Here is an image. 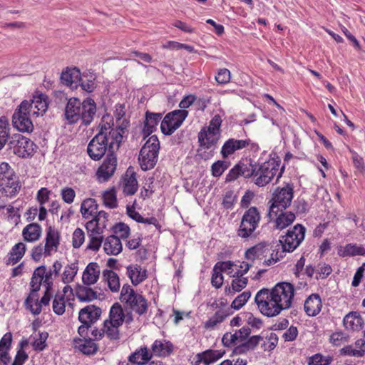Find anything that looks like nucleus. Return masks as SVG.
<instances>
[{
    "mask_svg": "<svg viewBox=\"0 0 365 365\" xmlns=\"http://www.w3.org/2000/svg\"><path fill=\"white\" fill-rule=\"evenodd\" d=\"M26 252V245L23 242L16 244L11 249L9 256L6 259L7 265H14L16 264L24 255Z\"/></svg>",
    "mask_w": 365,
    "mask_h": 365,
    "instance_id": "obj_38",
    "label": "nucleus"
},
{
    "mask_svg": "<svg viewBox=\"0 0 365 365\" xmlns=\"http://www.w3.org/2000/svg\"><path fill=\"white\" fill-rule=\"evenodd\" d=\"M120 299L139 315L144 314L148 310V305L146 299L142 294L135 292L128 284L123 286Z\"/></svg>",
    "mask_w": 365,
    "mask_h": 365,
    "instance_id": "obj_5",
    "label": "nucleus"
},
{
    "mask_svg": "<svg viewBox=\"0 0 365 365\" xmlns=\"http://www.w3.org/2000/svg\"><path fill=\"white\" fill-rule=\"evenodd\" d=\"M48 334L46 331H39L38 334L34 337V340L32 342L34 349L36 351H42L46 346V340L48 339Z\"/></svg>",
    "mask_w": 365,
    "mask_h": 365,
    "instance_id": "obj_55",
    "label": "nucleus"
},
{
    "mask_svg": "<svg viewBox=\"0 0 365 365\" xmlns=\"http://www.w3.org/2000/svg\"><path fill=\"white\" fill-rule=\"evenodd\" d=\"M14 154L21 158H27L34 153L36 145L29 138L20 134L15 135L10 142Z\"/></svg>",
    "mask_w": 365,
    "mask_h": 365,
    "instance_id": "obj_14",
    "label": "nucleus"
},
{
    "mask_svg": "<svg viewBox=\"0 0 365 365\" xmlns=\"http://www.w3.org/2000/svg\"><path fill=\"white\" fill-rule=\"evenodd\" d=\"M280 164L274 159L257 165L255 183L259 187L269 184L279 171Z\"/></svg>",
    "mask_w": 365,
    "mask_h": 365,
    "instance_id": "obj_7",
    "label": "nucleus"
},
{
    "mask_svg": "<svg viewBox=\"0 0 365 365\" xmlns=\"http://www.w3.org/2000/svg\"><path fill=\"white\" fill-rule=\"evenodd\" d=\"M0 187L1 192L6 196H14L20 189L18 177L14 174L12 177L3 178L0 180Z\"/></svg>",
    "mask_w": 365,
    "mask_h": 365,
    "instance_id": "obj_25",
    "label": "nucleus"
},
{
    "mask_svg": "<svg viewBox=\"0 0 365 365\" xmlns=\"http://www.w3.org/2000/svg\"><path fill=\"white\" fill-rule=\"evenodd\" d=\"M123 134L124 133L117 128L110 130L109 135H108L109 139V153H114L115 150L119 148Z\"/></svg>",
    "mask_w": 365,
    "mask_h": 365,
    "instance_id": "obj_43",
    "label": "nucleus"
},
{
    "mask_svg": "<svg viewBox=\"0 0 365 365\" xmlns=\"http://www.w3.org/2000/svg\"><path fill=\"white\" fill-rule=\"evenodd\" d=\"M102 327V333L110 341H118L120 339L119 326L105 320Z\"/></svg>",
    "mask_w": 365,
    "mask_h": 365,
    "instance_id": "obj_44",
    "label": "nucleus"
},
{
    "mask_svg": "<svg viewBox=\"0 0 365 365\" xmlns=\"http://www.w3.org/2000/svg\"><path fill=\"white\" fill-rule=\"evenodd\" d=\"M101 314V308L91 304L85 307L79 311L78 319L83 324L91 325L99 319Z\"/></svg>",
    "mask_w": 365,
    "mask_h": 365,
    "instance_id": "obj_19",
    "label": "nucleus"
},
{
    "mask_svg": "<svg viewBox=\"0 0 365 365\" xmlns=\"http://www.w3.org/2000/svg\"><path fill=\"white\" fill-rule=\"evenodd\" d=\"M294 292L293 285L289 282L278 283L269 290L271 296L282 307V310L287 309L292 306Z\"/></svg>",
    "mask_w": 365,
    "mask_h": 365,
    "instance_id": "obj_11",
    "label": "nucleus"
},
{
    "mask_svg": "<svg viewBox=\"0 0 365 365\" xmlns=\"http://www.w3.org/2000/svg\"><path fill=\"white\" fill-rule=\"evenodd\" d=\"M224 354L225 351L219 350H207L197 354V361L202 362L205 365H209L222 357Z\"/></svg>",
    "mask_w": 365,
    "mask_h": 365,
    "instance_id": "obj_39",
    "label": "nucleus"
},
{
    "mask_svg": "<svg viewBox=\"0 0 365 365\" xmlns=\"http://www.w3.org/2000/svg\"><path fill=\"white\" fill-rule=\"evenodd\" d=\"M98 205L93 198H88L83 201L81 206V212L83 218L88 219L98 214Z\"/></svg>",
    "mask_w": 365,
    "mask_h": 365,
    "instance_id": "obj_41",
    "label": "nucleus"
},
{
    "mask_svg": "<svg viewBox=\"0 0 365 365\" xmlns=\"http://www.w3.org/2000/svg\"><path fill=\"white\" fill-rule=\"evenodd\" d=\"M108 140L106 130H101L88 145L87 153L89 157L93 160H99L107 151L110 153Z\"/></svg>",
    "mask_w": 365,
    "mask_h": 365,
    "instance_id": "obj_8",
    "label": "nucleus"
},
{
    "mask_svg": "<svg viewBox=\"0 0 365 365\" xmlns=\"http://www.w3.org/2000/svg\"><path fill=\"white\" fill-rule=\"evenodd\" d=\"M261 215L256 207H251L243 214L237 235L242 239L247 240L255 237V232L259 227Z\"/></svg>",
    "mask_w": 365,
    "mask_h": 365,
    "instance_id": "obj_3",
    "label": "nucleus"
},
{
    "mask_svg": "<svg viewBox=\"0 0 365 365\" xmlns=\"http://www.w3.org/2000/svg\"><path fill=\"white\" fill-rule=\"evenodd\" d=\"M219 139V135L212 133L203 128L198 133V142L200 147L204 149H210L215 145Z\"/></svg>",
    "mask_w": 365,
    "mask_h": 365,
    "instance_id": "obj_28",
    "label": "nucleus"
},
{
    "mask_svg": "<svg viewBox=\"0 0 365 365\" xmlns=\"http://www.w3.org/2000/svg\"><path fill=\"white\" fill-rule=\"evenodd\" d=\"M78 267L77 263L67 264L63 269L61 275V280L64 284H69L74 280L77 274Z\"/></svg>",
    "mask_w": 365,
    "mask_h": 365,
    "instance_id": "obj_46",
    "label": "nucleus"
},
{
    "mask_svg": "<svg viewBox=\"0 0 365 365\" xmlns=\"http://www.w3.org/2000/svg\"><path fill=\"white\" fill-rule=\"evenodd\" d=\"M117 166V158L114 153H108L106 158L98 168L96 176L99 182L108 181L114 174Z\"/></svg>",
    "mask_w": 365,
    "mask_h": 365,
    "instance_id": "obj_16",
    "label": "nucleus"
},
{
    "mask_svg": "<svg viewBox=\"0 0 365 365\" xmlns=\"http://www.w3.org/2000/svg\"><path fill=\"white\" fill-rule=\"evenodd\" d=\"M46 243L44 245V256L51 255L53 252H56L59 245V233L53 227L50 226L46 230Z\"/></svg>",
    "mask_w": 365,
    "mask_h": 365,
    "instance_id": "obj_20",
    "label": "nucleus"
},
{
    "mask_svg": "<svg viewBox=\"0 0 365 365\" xmlns=\"http://www.w3.org/2000/svg\"><path fill=\"white\" fill-rule=\"evenodd\" d=\"M248 146H250L252 150L258 149V145L256 143H252L250 139L237 140L235 138H230L222 145L221 154L224 158H227L236 150L243 149Z\"/></svg>",
    "mask_w": 365,
    "mask_h": 365,
    "instance_id": "obj_17",
    "label": "nucleus"
},
{
    "mask_svg": "<svg viewBox=\"0 0 365 365\" xmlns=\"http://www.w3.org/2000/svg\"><path fill=\"white\" fill-rule=\"evenodd\" d=\"M9 123L6 117L0 118V150L6 143L9 135Z\"/></svg>",
    "mask_w": 365,
    "mask_h": 365,
    "instance_id": "obj_50",
    "label": "nucleus"
},
{
    "mask_svg": "<svg viewBox=\"0 0 365 365\" xmlns=\"http://www.w3.org/2000/svg\"><path fill=\"white\" fill-rule=\"evenodd\" d=\"M85 241V234L84 232L80 229L76 228L73 233L72 237V245L74 248H79Z\"/></svg>",
    "mask_w": 365,
    "mask_h": 365,
    "instance_id": "obj_59",
    "label": "nucleus"
},
{
    "mask_svg": "<svg viewBox=\"0 0 365 365\" xmlns=\"http://www.w3.org/2000/svg\"><path fill=\"white\" fill-rule=\"evenodd\" d=\"M25 304L34 315H38L41 312V305L36 294L30 293L25 301Z\"/></svg>",
    "mask_w": 365,
    "mask_h": 365,
    "instance_id": "obj_47",
    "label": "nucleus"
},
{
    "mask_svg": "<svg viewBox=\"0 0 365 365\" xmlns=\"http://www.w3.org/2000/svg\"><path fill=\"white\" fill-rule=\"evenodd\" d=\"M240 174L242 176L245 178H250L253 177L255 179V175L256 171V167L257 165H252L251 163L246 165V164H240Z\"/></svg>",
    "mask_w": 365,
    "mask_h": 365,
    "instance_id": "obj_62",
    "label": "nucleus"
},
{
    "mask_svg": "<svg viewBox=\"0 0 365 365\" xmlns=\"http://www.w3.org/2000/svg\"><path fill=\"white\" fill-rule=\"evenodd\" d=\"M76 297L81 302H91L97 299V292L87 285H80L76 288Z\"/></svg>",
    "mask_w": 365,
    "mask_h": 365,
    "instance_id": "obj_40",
    "label": "nucleus"
},
{
    "mask_svg": "<svg viewBox=\"0 0 365 365\" xmlns=\"http://www.w3.org/2000/svg\"><path fill=\"white\" fill-rule=\"evenodd\" d=\"M66 301L64 294H56L53 301V310L58 315L65 312Z\"/></svg>",
    "mask_w": 365,
    "mask_h": 365,
    "instance_id": "obj_53",
    "label": "nucleus"
},
{
    "mask_svg": "<svg viewBox=\"0 0 365 365\" xmlns=\"http://www.w3.org/2000/svg\"><path fill=\"white\" fill-rule=\"evenodd\" d=\"M152 354L146 346L140 347L136 349L128 356L129 362L138 365H144L147 364L152 358Z\"/></svg>",
    "mask_w": 365,
    "mask_h": 365,
    "instance_id": "obj_32",
    "label": "nucleus"
},
{
    "mask_svg": "<svg viewBox=\"0 0 365 365\" xmlns=\"http://www.w3.org/2000/svg\"><path fill=\"white\" fill-rule=\"evenodd\" d=\"M86 229L88 237L86 249L93 252L98 251L103 243V233L94 217L86 222Z\"/></svg>",
    "mask_w": 365,
    "mask_h": 365,
    "instance_id": "obj_15",
    "label": "nucleus"
},
{
    "mask_svg": "<svg viewBox=\"0 0 365 365\" xmlns=\"http://www.w3.org/2000/svg\"><path fill=\"white\" fill-rule=\"evenodd\" d=\"M112 230L115 235H118L119 238H127L130 234L129 227L123 222L115 224L114 226H113Z\"/></svg>",
    "mask_w": 365,
    "mask_h": 365,
    "instance_id": "obj_58",
    "label": "nucleus"
},
{
    "mask_svg": "<svg viewBox=\"0 0 365 365\" xmlns=\"http://www.w3.org/2000/svg\"><path fill=\"white\" fill-rule=\"evenodd\" d=\"M231 73L230 71L227 68H221L218 71L215 80L218 84H227L230 81Z\"/></svg>",
    "mask_w": 365,
    "mask_h": 365,
    "instance_id": "obj_60",
    "label": "nucleus"
},
{
    "mask_svg": "<svg viewBox=\"0 0 365 365\" xmlns=\"http://www.w3.org/2000/svg\"><path fill=\"white\" fill-rule=\"evenodd\" d=\"M43 269L37 267L34 270L30 282L31 293L36 294L40 289L41 285L43 284Z\"/></svg>",
    "mask_w": 365,
    "mask_h": 365,
    "instance_id": "obj_49",
    "label": "nucleus"
},
{
    "mask_svg": "<svg viewBox=\"0 0 365 365\" xmlns=\"http://www.w3.org/2000/svg\"><path fill=\"white\" fill-rule=\"evenodd\" d=\"M27 101L25 100L19 106L13 115L12 123L14 127L21 132L30 133L34 129L31 120L32 113L27 109Z\"/></svg>",
    "mask_w": 365,
    "mask_h": 365,
    "instance_id": "obj_12",
    "label": "nucleus"
},
{
    "mask_svg": "<svg viewBox=\"0 0 365 365\" xmlns=\"http://www.w3.org/2000/svg\"><path fill=\"white\" fill-rule=\"evenodd\" d=\"M103 200L106 206L110 208H115L117 207V197L116 191L114 187H112L103 194Z\"/></svg>",
    "mask_w": 365,
    "mask_h": 365,
    "instance_id": "obj_52",
    "label": "nucleus"
},
{
    "mask_svg": "<svg viewBox=\"0 0 365 365\" xmlns=\"http://www.w3.org/2000/svg\"><path fill=\"white\" fill-rule=\"evenodd\" d=\"M162 119L161 113H152L147 111L145 113V119L144 121V127L143 132L145 135H149L153 133Z\"/></svg>",
    "mask_w": 365,
    "mask_h": 365,
    "instance_id": "obj_29",
    "label": "nucleus"
},
{
    "mask_svg": "<svg viewBox=\"0 0 365 365\" xmlns=\"http://www.w3.org/2000/svg\"><path fill=\"white\" fill-rule=\"evenodd\" d=\"M102 244L105 252L108 255H118L123 250L120 240L115 235H109L105 239L103 238Z\"/></svg>",
    "mask_w": 365,
    "mask_h": 365,
    "instance_id": "obj_24",
    "label": "nucleus"
},
{
    "mask_svg": "<svg viewBox=\"0 0 365 365\" xmlns=\"http://www.w3.org/2000/svg\"><path fill=\"white\" fill-rule=\"evenodd\" d=\"M255 301L259 312L268 317L277 316L282 311V307L271 296L268 289L259 290L255 295Z\"/></svg>",
    "mask_w": 365,
    "mask_h": 365,
    "instance_id": "obj_6",
    "label": "nucleus"
},
{
    "mask_svg": "<svg viewBox=\"0 0 365 365\" xmlns=\"http://www.w3.org/2000/svg\"><path fill=\"white\" fill-rule=\"evenodd\" d=\"M236 201V195L232 190L225 192L222 200V205L225 209H232Z\"/></svg>",
    "mask_w": 365,
    "mask_h": 365,
    "instance_id": "obj_63",
    "label": "nucleus"
},
{
    "mask_svg": "<svg viewBox=\"0 0 365 365\" xmlns=\"http://www.w3.org/2000/svg\"><path fill=\"white\" fill-rule=\"evenodd\" d=\"M27 106L33 116L43 115L48 109L47 96L43 94L34 96L31 100L27 101Z\"/></svg>",
    "mask_w": 365,
    "mask_h": 365,
    "instance_id": "obj_18",
    "label": "nucleus"
},
{
    "mask_svg": "<svg viewBox=\"0 0 365 365\" xmlns=\"http://www.w3.org/2000/svg\"><path fill=\"white\" fill-rule=\"evenodd\" d=\"M251 297L250 292H244L242 294H239L232 302L231 307L235 309H240L245 305V304L248 301V299Z\"/></svg>",
    "mask_w": 365,
    "mask_h": 365,
    "instance_id": "obj_57",
    "label": "nucleus"
},
{
    "mask_svg": "<svg viewBox=\"0 0 365 365\" xmlns=\"http://www.w3.org/2000/svg\"><path fill=\"white\" fill-rule=\"evenodd\" d=\"M61 81L71 89H76L81 80V72L77 68H67L61 73Z\"/></svg>",
    "mask_w": 365,
    "mask_h": 365,
    "instance_id": "obj_21",
    "label": "nucleus"
},
{
    "mask_svg": "<svg viewBox=\"0 0 365 365\" xmlns=\"http://www.w3.org/2000/svg\"><path fill=\"white\" fill-rule=\"evenodd\" d=\"M101 274L99 265L96 262L89 263L84 269L82 275L83 284L91 286L97 282Z\"/></svg>",
    "mask_w": 365,
    "mask_h": 365,
    "instance_id": "obj_23",
    "label": "nucleus"
},
{
    "mask_svg": "<svg viewBox=\"0 0 365 365\" xmlns=\"http://www.w3.org/2000/svg\"><path fill=\"white\" fill-rule=\"evenodd\" d=\"M160 142L155 135H151L142 147L139 154V162L142 170H148L154 168L158 158Z\"/></svg>",
    "mask_w": 365,
    "mask_h": 365,
    "instance_id": "obj_2",
    "label": "nucleus"
},
{
    "mask_svg": "<svg viewBox=\"0 0 365 365\" xmlns=\"http://www.w3.org/2000/svg\"><path fill=\"white\" fill-rule=\"evenodd\" d=\"M173 346L165 340H155L151 346L152 356L165 357L173 351Z\"/></svg>",
    "mask_w": 365,
    "mask_h": 365,
    "instance_id": "obj_30",
    "label": "nucleus"
},
{
    "mask_svg": "<svg viewBox=\"0 0 365 365\" xmlns=\"http://www.w3.org/2000/svg\"><path fill=\"white\" fill-rule=\"evenodd\" d=\"M262 338L259 335L251 336L242 346L238 347L240 351H246L255 349Z\"/></svg>",
    "mask_w": 365,
    "mask_h": 365,
    "instance_id": "obj_61",
    "label": "nucleus"
},
{
    "mask_svg": "<svg viewBox=\"0 0 365 365\" xmlns=\"http://www.w3.org/2000/svg\"><path fill=\"white\" fill-rule=\"evenodd\" d=\"M275 220V227L277 229L283 230L290 225L295 220V215L292 212H281L277 214Z\"/></svg>",
    "mask_w": 365,
    "mask_h": 365,
    "instance_id": "obj_42",
    "label": "nucleus"
},
{
    "mask_svg": "<svg viewBox=\"0 0 365 365\" xmlns=\"http://www.w3.org/2000/svg\"><path fill=\"white\" fill-rule=\"evenodd\" d=\"M106 320L119 327L122 326L125 320V313L120 304L115 303L111 307L109 317Z\"/></svg>",
    "mask_w": 365,
    "mask_h": 365,
    "instance_id": "obj_37",
    "label": "nucleus"
},
{
    "mask_svg": "<svg viewBox=\"0 0 365 365\" xmlns=\"http://www.w3.org/2000/svg\"><path fill=\"white\" fill-rule=\"evenodd\" d=\"M73 346L75 349L79 350L81 352L86 355L94 354L98 351V346L91 339H74Z\"/></svg>",
    "mask_w": 365,
    "mask_h": 365,
    "instance_id": "obj_26",
    "label": "nucleus"
},
{
    "mask_svg": "<svg viewBox=\"0 0 365 365\" xmlns=\"http://www.w3.org/2000/svg\"><path fill=\"white\" fill-rule=\"evenodd\" d=\"M304 311L308 316H317L321 311L322 304L317 294H311L304 302Z\"/></svg>",
    "mask_w": 365,
    "mask_h": 365,
    "instance_id": "obj_27",
    "label": "nucleus"
},
{
    "mask_svg": "<svg viewBox=\"0 0 365 365\" xmlns=\"http://www.w3.org/2000/svg\"><path fill=\"white\" fill-rule=\"evenodd\" d=\"M343 322L346 329L351 331H358L363 327V319L356 312L346 314Z\"/></svg>",
    "mask_w": 365,
    "mask_h": 365,
    "instance_id": "obj_36",
    "label": "nucleus"
},
{
    "mask_svg": "<svg viewBox=\"0 0 365 365\" xmlns=\"http://www.w3.org/2000/svg\"><path fill=\"white\" fill-rule=\"evenodd\" d=\"M293 187L287 185L285 187H277L273 192L268 215L270 218L277 216L278 212L288 207L293 199Z\"/></svg>",
    "mask_w": 365,
    "mask_h": 365,
    "instance_id": "obj_4",
    "label": "nucleus"
},
{
    "mask_svg": "<svg viewBox=\"0 0 365 365\" xmlns=\"http://www.w3.org/2000/svg\"><path fill=\"white\" fill-rule=\"evenodd\" d=\"M305 232V227L301 224H297L289 230L279 240L283 251L291 252L298 247L304 239Z\"/></svg>",
    "mask_w": 365,
    "mask_h": 365,
    "instance_id": "obj_10",
    "label": "nucleus"
},
{
    "mask_svg": "<svg viewBox=\"0 0 365 365\" xmlns=\"http://www.w3.org/2000/svg\"><path fill=\"white\" fill-rule=\"evenodd\" d=\"M231 285L225 287V292L227 294L233 295L235 292L242 290L248 283L247 277H232Z\"/></svg>",
    "mask_w": 365,
    "mask_h": 365,
    "instance_id": "obj_45",
    "label": "nucleus"
},
{
    "mask_svg": "<svg viewBox=\"0 0 365 365\" xmlns=\"http://www.w3.org/2000/svg\"><path fill=\"white\" fill-rule=\"evenodd\" d=\"M103 279L112 292H118L120 287V279L117 273L110 269L103 272Z\"/></svg>",
    "mask_w": 365,
    "mask_h": 365,
    "instance_id": "obj_35",
    "label": "nucleus"
},
{
    "mask_svg": "<svg viewBox=\"0 0 365 365\" xmlns=\"http://www.w3.org/2000/svg\"><path fill=\"white\" fill-rule=\"evenodd\" d=\"M146 269L138 264H130L127 267V274L133 285L136 286L143 282L146 277Z\"/></svg>",
    "mask_w": 365,
    "mask_h": 365,
    "instance_id": "obj_31",
    "label": "nucleus"
},
{
    "mask_svg": "<svg viewBox=\"0 0 365 365\" xmlns=\"http://www.w3.org/2000/svg\"><path fill=\"white\" fill-rule=\"evenodd\" d=\"M138 188L136 173L132 168H128L123 178V192L126 195H134Z\"/></svg>",
    "mask_w": 365,
    "mask_h": 365,
    "instance_id": "obj_22",
    "label": "nucleus"
},
{
    "mask_svg": "<svg viewBox=\"0 0 365 365\" xmlns=\"http://www.w3.org/2000/svg\"><path fill=\"white\" fill-rule=\"evenodd\" d=\"M269 245L267 242H259L245 251V257L247 260H264L263 264L269 266L277 262V259L273 257V252H270Z\"/></svg>",
    "mask_w": 365,
    "mask_h": 365,
    "instance_id": "obj_9",
    "label": "nucleus"
},
{
    "mask_svg": "<svg viewBox=\"0 0 365 365\" xmlns=\"http://www.w3.org/2000/svg\"><path fill=\"white\" fill-rule=\"evenodd\" d=\"M61 195L65 202L71 204L74 200L76 192L73 188L66 187L61 190Z\"/></svg>",
    "mask_w": 365,
    "mask_h": 365,
    "instance_id": "obj_64",
    "label": "nucleus"
},
{
    "mask_svg": "<svg viewBox=\"0 0 365 365\" xmlns=\"http://www.w3.org/2000/svg\"><path fill=\"white\" fill-rule=\"evenodd\" d=\"M229 167V163L224 160H217L211 166V173L214 177H220Z\"/></svg>",
    "mask_w": 365,
    "mask_h": 365,
    "instance_id": "obj_56",
    "label": "nucleus"
},
{
    "mask_svg": "<svg viewBox=\"0 0 365 365\" xmlns=\"http://www.w3.org/2000/svg\"><path fill=\"white\" fill-rule=\"evenodd\" d=\"M12 334L10 332L6 333L0 341V365H7L11 358L8 351L11 347Z\"/></svg>",
    "mask_w": 365,
    "mask_h": 365,
    "instance_id": "obj_34",
    "label": "nucleus"
},
{
    "mask_svg": "<svg viewBox=\"0 0 365 365\" xmlns=\"http://www.w3.org/2000/svg\"><path fill=\"white\" fill-rule=\"evenodd\" d=\"M41 227L37 223L27 225L22 231L24 240L28 242L38 241L41 236Z\"/></svg>",
    "mask_w": 365,
    "mask_h": 365,
    "instance_id": "obj_33",
    "label": "nucleus"
},
{
    "mask_svg": "<svg viewBox=\"0 0 365 365\" xmlns=\"http://www.w3.org/2000/svg\"><path fill=\"white\" fill-rule=\"evenodd\" d=\"M188 112L185 110H175L168 113L160 124V129L163 134L170 135L173 133L182 123Z\"/></svg>",
    "mask_w": 365,
    "mask_h": 365,
    "instance_id": "obj_13",
    "label": "nucleus"
},
{
    "mask_svg": "<svg viewBox=\"0 0 365 365\" xmlns=\"http://www.w3.org/2000/svg\"><path fill=\"white\" fill-rule=\"evenodd\" d=\"M96 113V106L93 99L87 98L81 102L76 98H71L67 102L63 115L68 124H74L81 120L84 125H89Z\"/></svg>",
    "mask_w": 365,
    "mask_h": 365,
    "instance_id": "obj_1",
    "label": "nucleus"
},
{
    "mask_svg": "<svg viewBox=\"0 0 365 365\" xmlns=\"http://www.w3.org/2000/svg\"><path fill=\"white\" fill-rule=\"evenodd\" d=\"M95 80L96 77L93 74L83 75L82 77L81 76L78 86L80 85L83 91L91 93L93 91L96 87Z\"/></svg>",
    "mask_w": 365,
    "mask_h": 365,
    "instance_id": "obj_51",
    "label": "nucleus"
},
{
    "mask_svg": "<svg viewBox=\"0 0 365 365\" xmlns=\"http://www.w3.org/2000/svg\"><path fill=\"white\" fill-rule=\"evenodd\" d=\"M339 255L342 257L364 255L365 248L356 244H348L344 247L341 253H339Z\"/></svg>",
    "mask_w": 365,
    "mask_h": 365,
    "instance_id": "obj_48",
    "label": "nucleus"
},
{
    "mask_svg": "<svg viewBox=\"0 0 365 365\" xmlns=\"http://www.w3.org/2000/svg\"><path fill=\"white\" fill-rule=\"evenodd\" d=\"M216 269L221 271L222 272L226 273L230 277H235V267L237 264L231 261L218 262L215 265Z\"/></svg>",
    "mask_w": 365,
    "mask_h": 365,
    "instance_id": "obj_54",
    "label": "nucleus"
}]
</instances>
